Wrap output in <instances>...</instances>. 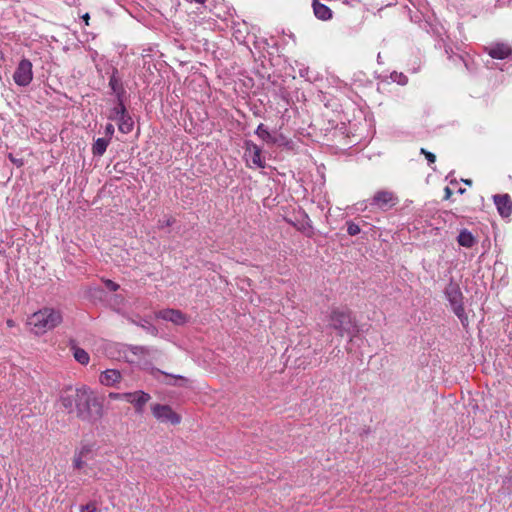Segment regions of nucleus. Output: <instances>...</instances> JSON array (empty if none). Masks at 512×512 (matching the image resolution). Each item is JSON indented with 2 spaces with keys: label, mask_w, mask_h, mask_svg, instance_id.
<instances>
[{
  "label": "nucleus",
  "mask_w": 512,
  "mask_h": 512,
  "mask_svg": "<svg viewBox=\"0 0 512 512\" xmlns=\"http://www.w3.org/2000/svg\"><path fill=\"white\" fill-rule=\"evenodd\" d=\"M452 309H453V312L455 313V315L461 321V323L465 326L466 323L468 322V317H467V315L465 313V310H464V307H463V302L452 306Z\"/></svg>",
  "instance_id": "nucleus-23"
},
{
  "label": "nucleus",
  "mask_w": 512,
  "mask_h": 512,
  "mask_svg": "<svg viewBox=\"0 0 512 512\" xmlns=\"http://www.w3.org/2000/svg\"><path fill=\"white\" fill-rule=\"evenodd\" d=\"M156 317L165 321L172 322L175 325H184L188 317L182 311L177 309H163L157 312Z\"/></svg>",
  "instance_id": "nucleus-9"
},
{
  "label": "nucleus",
  "mask_w": 512,
  "mask_h": 512,
  "mask_svg": "<svg viewBox=\"0 0 512 512\" xmlns=\"http://www.w3.org/2000/svg\"><path fill=\"white\" fill-rule=\"evenodd\" d=\"M114 131H115V129H114V126H113L112 124L108 123V124L105 126V134H106V136H108V138H107V139H109V140L111 139V137H112V136H113V134H114Z\"/></svg>",
  "instance_id": "nucleus-33"
},
{
  "label": "nucleus",
  "mask_w": 512,
  "mask_h": 512,
  "mask_svg": "<svg viewBox=\"0 0 512 512\" xmlns=\"http://www.w3.org/2000/svg\"><path fill=\"white\" fill-rule=\"evenodd\" d=\"M462 181H463L466 185H468V186H471V185H472V183H473L471 179H464V180H462Z\"/></svg>",
  "instance_id": "nucleus-39"
},
{
  "label": "nucleus",
  "mask_w": 512,
  "mask_h": 512,
  "mask_svg": "<svg viewBox=\"0 0 512 512\" xmlns=\"http://www.w3.org/2000/svg\"><path fill=\"white\" fill-rule=\"evenodd\" d=\"M109 87L116 95V98H124L125 89L122 80L118 75V70L116 68H113L112 70V74L109 79Z\"/></svg>",
  "instance_id": "nucleus-13"
},
{
  "label": "nucleus",
  "mask_w": 512,
  "mask_h": 512,
  "mask_svg": "<svg viewBox=\"0 0 512 512\" xmlns=\"http://www.w3.org/2000/svg\"><path fill=\"white\" fill-rule=\"evenodd\" d=\"M8 158L9 160L14 164L16 165L17 167H22L24 165V160L23 158H17L16 156H14L12 153H9L8 154Z\"/></svg>",
  "instance_id": "nucleus-30"
},
{
  "label": "nucleus",
  "mask_w": 512,
  "mask_h": 512,
  "mask_svg": "<svg viewBox=\"0 0 512 512\" xmlns=\"http://www.w3.org/2000/svg\"><path fill=\"white\" fill-rule=\"evenodd\" d=\"M33 65L27 58H23L17 65L14 73L13 80L16 85L20 87L28 86L33 80Z\"/></svg>",
  "instance_id": "nucleus-5"
},
{
  "label": "nucleus",
  "mask_w": 512,
  "mask_h": 512,
  "mask_svg": "<svg viewBox=\"0 0 512 512\" xmlns=\"http://www.w3.org/2000/svg\"><path fill=\"white\" fill-rule=\"evenodd\" d=\"M400 77L403 79V81H401L400 83L401 84H406L407 83V77L402 75V74L400 75Z\"/></svg>",
  "instance_id": "nucleus-40"
},
{
  "label": "nucleus",
  "mask_w": 512,
  "mask_h": 512,
  "mask_svg": "<svg viewBox=\"0 0 512 512\" xmlns=\"http://www.w3.org/2000/svg\"><path fill=\"white\" fill-rule=\"evenodd\" d=\"M457 241L460 246H463L466 248H471L476 243L475 237L467 229H463L460 231V233L457 237Z\"/></svg>",
  "instance_id": "nucleus-17"
},
{
  "label": "nucleus",
  "mask_w": 512,
  "mask_h": 512,
  "mask_svg": "<svg viewBox=\"0 0 512 512\" xmlns=\"http://www.w3.org/2000/svg\"><path fill=\"white\" fill-rule=\"evenodd\" d=\"M82 18H83V20L85 21V23L88 25V20H89V18H90V17H89V14H88V13H86L85 15H83V17H82Z\"/></svg>",
  "instance_id": "nucleus-38"
},
{
  "label": "nucleus",
  "mask_w": 512,
  "mask_h": 512,
  "mask_svg": "<svg viewBox=\"0 0 512 512\" xmlns=\"http://www.w3.org/2000/svg\"><path fill=\"white\" fill-rule=\"evenodd\" d=\"M420 153L425 156L429 164L435 163L436 156L434 153L427 151L424 148H421Z\"/></svg>",
  "instance_id": "nucleus-29"
},
{
  "label": "nucleus",
  "mask_w": 512,
  "mask_h": 512,
  "mask_svg": "<svg viewBox=\"0 0 512 512\" xmlns=\"http://www.w3.org/2000/svg\"><path fill=\"white\" fill-rule=\"evenodd\" d=\"M103 398L87 386L68 389L60 396V403L68 413L76 412V416L90 424L99 422L104 416Z\"/></svg>",
  "instance_id": "nucleus-1"
},
{
  "label": "nucleus",
  "mask_w": 512,
  "mask_h": 512,
  "mask_svg": "<svg viewBox=\"0 0 512 512\" xmlns=\"http://www.w3.org/2000/svg\"><path fill=\"white\" fill-rule=\"evenodd\" d=\"M62 322L60 311L53 308H43L33 313L27 321L31 331L36 335L46 333L48 330L54 329Z\"/></svg>",
  "instance_id": "nucleus-2"
},
{
  "label": "nucleus",
  "mask_w": 512,
  "mask_h": 512,
  "mask_svg": "<svg viewBox=\"0 0 512 512\" xmlns=\"http://www.w3.org/2000/svg\"><path fill=\"white\" fill-rule=\"evenodd\" d=\"M483 49L493 59L505 60L512 58V47L508 43L493 42L484 46Z\"/></svg>",
  "instance_id": "nucleus-7"
},
{
  "label": "nucleus",
  "mask_w": 512,
  "mask_h": 512,
  "mask_svg": "<svg viewBox=\"0 0 512 512\" xmlns=\"http://www.w3.org/2000/svg\"><path fill=\"white\" fill-rule=\"evenodd\" d=\"M105 287L110 291H117L119 289V285L110 279H106L104 281Z\"/></svg>",
  "instance_id": "nucleus-32"
},
{
  "label": "nucleus",
  "mask_w": 512,
  "mask_h": 512,
  "mask_svg": "<svg viewBox=\"0 0 512 512\" xmlns=\"http://www.w3.org/2000/svg\"><path fill=\"white\" fill-rule=\"evenodd\" d=\"M73 350L74 358L77 362H79L82 365H86L89 363L90 357L84 349L79 347H73Z\"/></svg>",
  "instance_id": "nucleus-22"
},
{
  "label": "nucleus",
  "mask_w": 512,
  "mask_h": 512,
  "mask_svg": "<svg viewBox=\"0 0 512 512\" xmlns=\"http://www.w3.org/2000/svg\"><path fill=\"white\" fill-rule=\"evenodd\" d=\"M132 322L136 324L135 321L132 320ZM137 325L141 326L143 329H145L148 333H151L152 335H156L158 332L157 328L146 320H144L143 323H137Z\"/></svg>",
  "instance_id": "nucleus-25"
},
{
  "label": "nucleus",
  "mask_w": 512,
  "mask_h": 512,
  "mask_svg": "<svg viewBox=\"0 0 512 512\" xmlns=\"http://www.w3.org/2000/svg\"><path fill=\"white\" fill-rule=\"evenodd\" d=\"M117 124L120 132L124 134L130 133L134 127V121L127 110L125 111L124 115L118 119Z\"/></svg>",
  "instance_id": "nucleus-16"
},
{
  "label": "nucleus",
  "mask_w": 512,
  "mask_h": 512,
  "mask_svg": "<svg viewBox=\"0 0 512 512\" xmlns=\"http://www.w3.org/2000/svg\"><path fill=\"white\" fill-rule=\"evenodd\" d=\"M123 98H117V104L110 110L108 119L112 121H118V119L124 115L126 111Z\"/></svg>",
  "instance_id": "nucleus-18"
},
{
  "label": "nucleus",
  "mask_w": 512,
  "mask_h": 512,
  "mask_svg": "<svg viewBox=\"0 0 512 512\" xmlns=\"http://www.w3.org/2000/svg\"><path fill=\"white\" fill-rule=\"evenodd\" d=\"M493 199L501 217L507 218L512 214V200L508 194H497Z\"/></svg>",
  "instance_id": "nucleus-10"
},
{
  "label": "nucleus",
  "mask_w": 512,
  "mask_h": 512,
  "mask_svg": "<svg viewBox=\"0 0 512 512\" xmlns=\"http://www.w3.org/2000/svg\"><path fill=\"white\" fill-rule=\"evenodd\" d=\"M445 295L451 306L459 304L463 300L459 285L452 281L445 288Z\"/></svg>",
  "instance_id": "nucleus-12"
},
{
  "label": "nucleus",
  "mask_w": 512,
  "mask_h": 512,
  "mask_svg": "<svg viewBox=\"0 0 512 512\" xmlns=\"http://www.w3.org/2000/svg\"><path fill=\"white\" fill-rule=\"evenodd\" d=\"M134 354H145L148 352V348L144 346H135L132 348Z\"/></svg>",
  "instance_id": "nucleus-34"
},
{
  "label": "nucleus",
  "mask_w": 512,
  "mask_h": 512,
  "mask_svg": "<svg viewBox=\"0 0 512 512\" xmlns=\"http://www.w3.org/2000/svg\"><path fill=\"white\" fill-rule=\"evenodd\" d=\"M277 138H278V143H277L278 145L287 144V140H286V138L283 135H280Z\"/></svg>",
  "instance_id": "nucleus-35"
},
{
  "label": "nucleus",
  "mask_w": 512,
  "mask_h": 512,
  "mask_svg": "<svg viewBox=\"0 0 512 512\" xmlns=\"http://www.w3.org/2000/svg\"><path fill=\"white\" fill-rule=\"evenodd\" d=\"M458 58H459V60L463 61V62H464V64H465V66L467 67V63H466V61L464 60V58H463L462 56H459Z\"/></svg>",
  "instance_id": "nucleus-43"
},
{
  "label": "nucleus",
  "mask_w": 512,
  "mask_h": 512,
  "mask_svg": "<svg viewBox=\"0 0 512 512\" xmlns=\"http://www.w3.org/2000/svg\"><path fill=\"white\" fill-rule=\"evenodd\" d=\"M312 7L315 17L319 20L327 21L333 16L332 10L327 5L319 2V0H313Z\"/></svg>",
  "instance_id": "nucleus-14"
},
{
  "label": "nucleus",
  "mask_w": 512,
  "mask_h": 512,
  "mask_svg": "<svg viewBox=\"0 0 512 512\" xmlns=\"http://www.w3.org/2000/svg\"><path fill=\"white\" fill-rule=\"evenodd\" d=\"M245 156H249L256 167L265 168V162L261 158V148L252 141L245 142Z\"/></svg>",
  "instance_id": "nucleus-11"
},
{
  "label": "nucleus",
  "mask_w": 512,
  "mask_h": 512,
  "mask_svg": "<svg viewBox=\"0 0 512 512\" xmlns=\"http://www.w3.org/2000/svg\"><path fill=\"white\" fill-rule=\"evenodd\" d=\"M329 326L341 337L348 335L352 338L358 333L356 320L347 309H332L329 315Z\"/></svg>",
  "instance_id": "nucleus-3"
},
{
  "label": "nucleus",
  "mask_w": 512,
  "mask_h": 512,
  "mask_svg": "<svg viewBox=\"0 0 512 512\" xmlns=\"http://www.w3.org/2000/svg\"><path fill=\"white\" fill-rule=\"evenodd\" d=\"M7 325H8L9 327H13V325H14L13 320H7Z\"/></svg>",
  "instance_id": "nucleus-41"
},
{
  "label": "nucleus",
  "mask_w": 512,
  "mask_h": 512,
  "mask_svg": "<svg viewBox=\"0 0 512 512\" xmlns=\"http://www.w3.org/2000/svg\"><path fill=\"white\" fill-rule=\"evenodd\" d=\"M122 393H110L112 399H121Z\"/></svg>",
  "instance_id": "nucleus-37"
},
{
  "label": "nucleus",
  "mask_w": 512,
  "mask_h": 512,
  "mask_svg": "<svg viewBox=\"0 0 512 512\" xmlns=\"http://www.w3.org/2000/svg\"><path fill=\"white\" fill-rule=\"evenodd\" d=\"M151 374L156 377L157 374H162V375H165L166 377L169 378V381L166 382V384L168 385H177L176 381L177 380H181V381H184V382H187V379L181 375H172V374H168L164 371H161L160 369L158 368H152L151 369Z\"/></svg>",
  "instance_id": "nucleus-21"
},
{
  "label": "nucleus",
  "mask_w": 512,
  "mask_h": 512,
  "mask_svg": "<svg viewBox=\"0 0 512 512\" xmlns=\"http://www.w3.org/2000/svg\"><path fill=\"white\" fill-rule=\"evenodd\" d=\"M150 399L151 396L144 391L122 393L121 395V400L131 403L139 414L143 413L144 406Z\"/></svg>",
  "instance_id": "nucleus-8"
},
{
  "label": "nucleus",
  "mask_w": 512,
  "mask_h": 512,
  "mask_svg": "<svg viewBox=\"0 0 512 512\" xmlns=\"http://www.w3.org/2000/svg\"><path fill=\"white\" fill-rule=\"evenodd\" d=\"M257 136L261 138L263 141L267 143H278V138L276 136L271 135V133L268 131L267 127L260 123L255 131Z\"/></svg>",
  "instance_id": "nucleus-19"
},
{
  "label": "nucleus",
  "mask_w": 512,
  "mask_h": 512,
  "mask_svg": "<svg viewBox=\"0 0 512 512\" xmlns=\"http://www.w3.org/2000/svg\"><path fill=\"white\" fill-rule=\"evenodd\" d=\"M347 233L350 236L358 235L361 231L358 224L354 223L353 221H348L347 223Z\"/></svg>",
  "instance_id": "nucleus-24"
},
{
  "label": "nucleus",
  "mask_w": 512,
  "mask_h": 512,
  "mask_svg": "<svg viewBox=\"0 0 512 512\" xmlns=\"http://www.w3.org/2000/svg\"><path fill=\"white\" fill-rule=\"evenodd\" d=\"M465 191H466V190H465L464 188H459L458 193H459V194H464V193H465Z\"/></svg>",
  "instance_id": "nucleus-42"
},
{
  "label": "nucleus",
  "mask_w": 512,
  "mask_h": 512,
  "mask_svg": "<svg viewBox=\"0 0 512 512\" xmlns=\"http://www.w3.org/2000/svg\"><path fill=\"white\" fill-rule=\"evenodd\" d=\"M153 416L160 422H169L177 425L181 422V417L169 405L154 404L151 407Z\"/></svg>",
  "instance_id": "nucleus-6"
},
{
  "label": "nucleus",
  "mask_w": 512,
  "mask_h": 512,
  "mask_svg": "<svg viewBox=\"0 0 512 512\" xmlns=\"http://www.w3.org/2000/svg\"><path fill=\"white\" fill-rule=\"evenodd\" d=\"M110 143V140L107 138H98L94 141L92 145V153L94 156H102Z\"/></svg>",
  "instance_id": "nucleus-20"
},
{
  "label": "nucleus",
  "mask_w": 512,
  "mask_h": 512,
  "mask_svg": "<svg viewBox=\"0 0 512 512\" xmlns=\"http://www.w3.org/2000/svg\"><path fill=\"white\" fill-rule=\"evenodd\" d=\"M174 222H175V219L173 217H167L165 219H160L158 221V227L160 229H163L165 227H169V226L173 225Z\"/></svg>",
  "instance_id": "nucleus-28"
},
{
  "label": "nucleus",
  "mask_w": 512,
  "mask_h": 512,
  "mask_svg": "<svg viewBox=\"0 0 512 512\" xmlns=\"http://www.w3.org/2000/svg\"><path fill=\"white\" fill-rule=\"evenodd\" d=\"M85 460H86L85 458L80 457V456L75 454L74 458H73V468L77 469V470H80V469L84 468L85 465H86V461Z\"/></svg>",
  "instance_id": "nucleus-27"
},
{
  "label": "nucleus",
  "mask_w": 512,
  "mask_h": 512,
  "mask_svg": "<svg viewBox=\"0 0 512 512\" xmlns=\"http://www.w3.org/2000/svg\"><path fill=\"white\" fill-rule=\"evenodd\" d=\"M444 191H445V197L444 198L445 199H449L451 197V195H452V190L449 187H446Z\"/></svg>",
  "instance_id": "nucleus-36"
},
{
  "label": "nucleus",
  "mask_w": 512,
  "mask_h": 512,
  "mask_svg": "<svg viewBox=\"0 0 512 512\" xmlns=\"http://www.w3.org/2000/svg\"><path fill=\"white\" fill-rule=\"evenodd\" d=\"M399 199L397 195L389 190H379L369 200L371 206H374L382 211H388L397 205Z\"/></svg>",
  "instance_id": "nucleus-4"
},
{
  "label": "nucleus",
  "mask_w": 512,
  "mask_h": 512,
  "mask_svg": "<svg viewBox=\"0 0 512 512\" xmlns=\"http://www.w3.org/2000/svg\"><path fill=\"white\" fill-rule=\"evenodd\" d=\"M121 378V374L118 370L115 369H107L102 372L100 375V382L106 386H112L116 382H118Z\"/></svg>",
  "instance_id": "nucleus-15"
},
{
  "label": "nucleus",
  "mask_w": 512,
  "mask_h": 512,
  "mask_svg": "<svg viewBox=\"0 0 512 512\" xmlns=\"http://www.w3.org/2000/svg\"><path fill=\"white\" fill-rule=\"evenodd\" d=\"M80 512H96V504L94 502H90L86 505H82L80 507Z\"/></svg>",
  "instance_id": "nucleus-31"
},
{
  "label": "nucleus",
  "mask_w": 512,
  "mask_h": 512,
  "mask_svg": "<svg viewBox=\"0 0 512 512\" xmlns=\"http://www.w3.org/2000/svg\"><path fill=\"white\" fill-rule=\"evenodd\" d=\"M91 453H92V446H90V445H83L79 451L75 452L76 455L83 457L85 459H88L89 456L91 455Z\"/></svg>",
  "instance_id": "nucleus-26"
}]
</instances>
